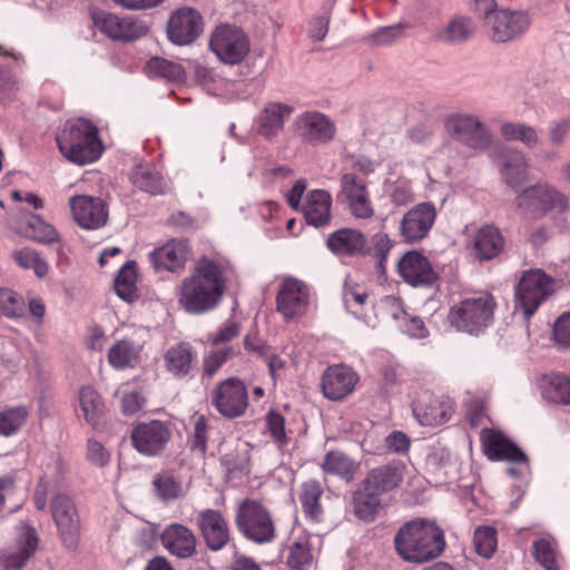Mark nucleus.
Wrapping results in <instances>:
<instances>
[{
  "label": "nucleus",
  "instance_id": "24",
  "mask_svg": "<svg viewBox=\"0 0 570 570\" xmlns=\"http://www.w3.org/2000/svg\"><path fill=\"white\" fill-rule=\"evenodd\" d=\"M38 535L33 527L22 523L18 527V537L14 546L7 549L3 553V563L6 569L19 570L38 547Z\"/></svg>",
  "mask_w": 570,
  "mask_h": 570
},
{
  "label": "nucleus",
  "instance_id": "11",
  "mask_svg": "<svg viewBox=\"0 0 570 570\" xmlns=\"http://www.w3.org/2000/svg\"><path fill=\"white\" fill-rule=\"evenodd\" d=\"M311 293L308 286L292 276L285 277L276 295V311L285 322L304 316L308 309Z\"/></svg>",
  "mask_w": 570,
  "mask_h": 570
},
{
  "label": "nucleus",
  "instance_id": "51",
  "mask_svg": "<svg viewBox=\"0 0 570 570\" xmlns=\"http://www.w3.org/2000/svg\"><path fill=\"white\" fill-rule=\"evenodd\" d=\"M13 261L24 269H33L38 277L47 276L48 263L32 248H22L12 253Z\"/></svg>",
  "mask_w": 570,
  "mask_h": 570
},
{
  "label": "nucleus",
  "instance_id": "5",
  "mask_svg": "<svg viewBox=\"0 0 570 570\" xmlns=\"http://www.w3.org/2000/svg\"><path fill=\"white\" fill-rule=\"evenodd\" d=\"M519 213L532 219H540L551 212L562 214L568 203L559 190L547 183H538L521 190L515 197Z\"/></svg>",
  "mask_w": 570,
  "mask_h": 570
},
{
  "label": "nucleus",
  "instance_id": "42",
  "mask_svg": "<svg viewBox=\"0 0 570 570\" xmlns=\"http://www.w3.org/2000/svg\"><path fill=\"white\" fill-rule=\"evenodd\" d=\"M151 484L156 497L166 503L178 500L185 494L181 479L168 471L156 473Z\"/></svg>",
  "mask_w": 570,
  "mask_h": 570
},
{
  "label": "nucleus",
  "instance_id": "29",
  "mask_svg": "<svg viewBox=\"0 0 570 570\" xmlns=\"http://www.w3.org/2000/svg\"><path fill=\"white\" fill-rule=\"evenodd\" d=\"M198 524L210 550H220L229 541L228 524L218 511L212 509L202 511L198 517Z\"/></svg>",
  "mask_w": 570,
  "mask_h": 570
},
{
  "label": "nucleus",
  "instance_id": "30",
  "mask_svg": "<svg viewBox=\"0 0 570 570\" xmlns=\"http://www.w3.org/2000/svg\"><path fill=\"white\" fill-rule=\"evenodd\" d=\"M299 210L308 225L327 226L332 218V196L324 189H313L307 193Z\"/></svg>",
  "mask_w": 570,
  "mask_h": 570
},
{
  "label": "nucleus",
  "instance_id": "47",
  "mask_svg": "<svg viewBox=\"0 0 570 570\" xmlns=\"http://www.w3.org/2000/svg\"><path fill=\"white\" fill-rule=\"evenodd\" d=\"M145 72L150 78H165L170 81L181 80L185 76L179 63L159 57H154L147 62Z\"/></svg>",
  "mask_w": 570,
  "mask_h": 570
},
{
  "label": "nucleus",
  "instance_id": "19",
  "mask_svg": "<svg viewBox=\"0 0 570 570\" xmlns=\"http://www.w3.org/2000/svg\"><path fill=\"white\" fill-rule=\"evenodd\" d=\"M295 127L299 138L313 146L325 145L336 134L335 122L320 111H304L296 117Z\"/></svg>",
  "mask_w": 570,
  "mask_h": 570
},
{
  "label": "nucleus",
  "instance_id": "23",
  "mask_svg": "<svg viewBox=\"0 0 570 570\" xmlns=\"http://www.w3.org/2000/svg\"><path fill=\"white\" fill-rule=\"evenodd\" d=\"M481 441L485 455L492 461L520 462L525 468V454L503 433L483 429Z\"/></svg>",
  "mask_w": 570,
  "mask_h": 570
},
{
  "label": "nucleus",
  "instance_id": "55",
  "mask_svg": "<svg viewBox=\"0 0 570 570\" xmlns=\"http://www.w3.org/2000/svg\"><path fill=\"white\" fill-rule=\"evenodd\" d=\"M24 301L8 288L0 289V312L8 317H18L23 314Z\"/></svg>",
  "mask_w": 570,
  "mask_h": 570
},
{
  "label": "nucleus",
  "instance_id": "53",
  "mask_svg": "<svg viewBox=\"0 0 570 570\" xmlns=\"http://www.w3.org/2000/svg\"><path fill=\"white\" fill-rule=\"evenodd\" d=\"M405 28L403 23L381 27L366 35L364 41L371 46H391L402 39Z\"/></svg>",
  "mask_w": 570,
  "mask_h": 570
},
{
  "label": "nucleus",
  "instance_id": "41",
  "mask_svg": "<svg viewBox=\"0 0 570 570\" xmlns=\"http://www.w3.org/2000/svg\"><path fill=\"white\" fill-rule=\"evenodd\" d=\"M541 393L544 400L556 404H570V376L563 373H551L541 381Z\"/></svg>",
  "mask_w": 570,
  "mask_h": 570
},
{
  "label": "nucleus",
  "instance_id": "39",
  "mask_svg": "<svg viewBox=\"0 0 570 570\" xmlns=\"http://www.w3.org/2000/svg\"><path fill=\"white\" fill-rule=\"evenodd\" d=\"M321 468L326 474L351 482L360 470V463L346 453L333 450L325 454Z\"/></svg>",
  "mask_w": 570,
  "mask_h": 570
},
{
  "label": "nucleus",
  "instance_id": "14",
  "mask_svg": "<svg viewBox=\"0 0 570 570\" xmlns=\"http://www.w3.org/2000/svg\"><path fill=\"white\" fill-rule=\"evenodd\" d=\"M530 26L529 14L524 11L497 10L485 20L489 38L495 42H508L522 35Z\"/></svg>",
  "mask_w": 570,
  "mask_h": 570
},
{
  "label": "nucleus",
  "instance_id": "9",
  "mask_svg": "<svg viewBox=\"0 0 570 570\" xmlns=\"http://www.w3.org/2000/svg\"><path fill=\"white\" fill-rule=\"evenodd\" d=\"M444 129L449 137L470 148L484 150L491 145L490 130L475 114L452 112L444 119Z\"/></svg>",
  "mask_w": 570,
  "mask_h": 570
},
{
  "label": "nucleus",
  "instance_id": "44",
  "mask_svg": "<svg viewBox=\"0 0 570 570\" xmlns=\"http://www.w3.org/2000/svg\"><path fill=\"white\" fill-rule=\"evenodd\" d=\"M322 494L323 488L320 482L309 480L303 483L298 499L305 515L313 521H320L322 518L323 510L320 504Z\"/></svg>",
  "mask_w": 570,
  "mask_h": 570
},
{
  "label": "nucleus",
  "instance_id": "27",
  "mask_svg": "<svg viewBox=\"0 0 570 570\" xmlns=\"http://www.w3.org/2000/svg\"><path fill=\"white\" fill-rule=\"evenodd\" d=\"M188 244L185 239H171L149 254V262L156 271L179 272L185 267Z\"/></svg>",
  "mask_w": 570,
  "mask_h": 570
},
{
  "label": "nucleus",
  "instance_id": "49",
  "mask_svg": "<svg viewBox=\"0 0 570 570\" xmlns=\"http://www.w3.org/2000/svg\"><path fill=\"white\" fill-rule=\"evenodd\" d=\"M136 263L127 262L118 272L115 279V291L124 301L131 302L136 297Z\"/></svg>",
  "mask_w": 570,
  "mask_h": 570
},
{
  "label": "nucleus",
  "instance_id": "59",
  "mask_svg": "<svg viewBox=\"0 0 570 570\" xmlns=\"http://www.w3.org/2000/svg\"><path fill=\"white\" fill-rule=\"evenodd\" d=\"M266 425L278 448L287 444L288 438L285 432V419L283 415L275 411L268 412L266 415Z\"/></svg>",
  "mask_w": 570,
  "mask_h": 570
},
{
  "label": "nucleus",
  "instance_id": "33",
  "mask_svg": "<svg viewBox=\"0 0 570 570\" xmlns=\"http://www.w3.org/2000/svg\"><path fill=\"white\" fill-rule=\"evenodd\" d=\"M160 540L169 553L178 558H189L196 551V537L185 525L173 523L161 533Z\"/></svg>",
  "mask_w": 570,
  "mask_h": 570
},
{
  "label": "nucleus",
  "instance_id": "21",
  "mask_svg": "<svg viewBox=\"0 0 570 570\" xmlns=\"http://www.w3.org/2000/svg\"><path fill=\"white\" fill-rule=\"evenodd\" d=\"M69 207L75 222L81 228L98 229L107 223V206L99 197L76 195L70 197Z\"/></svg>",
  "mask_w": 570,
  "mask_h": 570
},
{
  "label": "nucleus",
  "instance_id": "16",
  "mask_svg": "<svg viewBox=\"0 0 570 570\" xmlns=\"http://www.w3.org/2000/svg\"><path fill=\"white\" fill-rule=\"evenodd\" d=\"M204 31V19L198 10L183 7L174 11L168 20V39L178 46L193 43Z\"/></svg>",
  "mask_w": 570,
  "mask_h": 570
},
{
  "label": "nucleus",
  "instance_id": "31",
  "mask_svg": "<svg viewBox=\"0 0 570 570\" xmlns=\"http://www.w3.org/2000/svg\"><path fill=\"white\" fill-rule=\"evenodd\" d=\"M328 248L342 257L364 256L368 253L365 235L353 228H342L327 238Z\"/></svg>",
  "mask_w": 570,
  "mask_h": 570
},
{
  "label": "nucleus",
  "instance_id": "15",
  "mask_svg": "<svg viewBox=\"0 0 570 570\" xmlns=\"http://www.w3.org/2000/svg\"><path fill=\"white\" fill-rule=\"evenodd\" d=\"M51 514L62 543L75 549L80 534V520L72 500L65 494H57L51 500Z\"/></svg>",
  "mask_w": 570,
  "mask_h": 570
},
{
  "label": "nucleus",
  "instance_id": "64",
  "mask_svg": "<svg viewBox=\"0 0 570 570\" xmlns=\"http://www.w3.org/2000/svg\"><path fill=\"white\" fill-rule=\"evenodd\" d=\"M87 459L91 464L102 468L109 463L110 453L100 442L89 439L87 443Z\"/></svg>",
  "mask_w": 570,
  "mask_h": 570
},
{
  "label": "nucleus",
  "instance_id": "52",
  "mask_svg": "<svg viewBox=\"0 0 570 570\" xmlns=\"http://www.w3.org/2000/svg\"><path fill=\"white\" fill-rule=\"evenodd\" d=\"M533 556L546 570H560L554 542L548 539L535 540L533 542Z\"/></svg>",
  "mask_w": 570,
  "mask_h": 570
},
{
  "label": "nucleus",
  "instance_id": "35",
  "mask_svg": "<svg viewBox=\"0 0 570 570\" xmlns=\"http://www.w3.org/2000/svg\"><path fill=\"white\" fill-rule=\"evenodd\" d=\"M196 354L189 343H178L170 346L164 354L166 370L176 379L190 375L195 368Z\"/></svg>",
  "mask_w": 570,
  "mask_h": 570
},
{
  "label": "nucleus",
  "instance_id": "22",
  "mask_svg": "<svg viewBox=\"0 0 570 570\" xmlns=\"http://www.w3.org/2000/svg\"><path fill=\"white\" fill-rule=\"evenodd\" d=\"M357 382L358 374L352 367L333 365L322 375V392L331 401H341L354 391Z\"/></svg>",
  "mask_w": 570,
  "mask_h": 570
},
{
  "label": "nucleus",
  "instance_id": "25",
  "mask_svg": "<svg viewBox=\"0 0 570 570\" xmlns=\"http://www.w3.org/2000/svg\"><path fill=\"white\" fill-rule=\"evenodd\" d=\"M400 276L413 286L431 285L435 273L429 259L417 250H410L397 262Z\"/></svg>",
  "mask_w": 570,
  "mask_h": 570
},
{
  "label": "nucleus",
  "instance_id": "60",
  "mask_svg": "<svg viewBox=\"0 0 570 570\" xmlns=\"http://www.w3.org/2000/svg\"><path fill=\"white\" fill-rule=\"evenodd\" d=\"M391 203L396 207H403L414 202L413 188L407 181H399L391 186L389 191Z\"/></svg>",
  "mask_w": 570,
  "mask_h": 570
},
{
  "label": "nucleus",
  "instance_id": "28",
  "mask_svg": "<svg viewBox=\"0 0 570 570\" xmlns=\"http://www.w3.org/2000/svg\"><path fill=\"white\" fill-rule=\"evenodd\" d=\"M294 108L283 102H267L256 118L257 131L266 139L278 136Z\"/></svg>",
  "mask_w": 570,
  "mask_h": 570
},
{
  "label": "nucleus",
  "instance_id": "8",
  "mask_svg": "<svg viewBox=\"0 0 570 570\" xmlns=\"http://www.w3.org/2000/svg\"><path fill=\"white\" fill-rule=\"evenodd\" d=\"M209 48L225 65H238L250 51V40L245 31L234 24H219L210 35Z\"/></svg>",
  "mask_w": 570,
  "mask_h": 570
},
{
  "label": "nucleus",
  "instance_id": "4",
  "mask_svg": "<svg viewBox=\"0 0 570 570\" xmlns=\"http://www.w3.org/2000/svg\"><path fill=\"white\" fill-rule=\"evenodd\" d=\"M494 307V299L489 294L469 297L450 308L448 321L456 331L478 335L491 324Z\"/></svg>",
  "mask_w": 570,
  "mask_h": 570
},
{
  "label": "nucleus",
  "instance_id": "57",
  "mask_svg": "<svg viewBox=\"0 0 570 570\" xmlns=\"http://www.w3.org/2000/svg\"><path fill=\"white\" fill-rule=\"evenodd\" d=\"M233 355L232 347H224L209 352L204 357L203 371L204 375L213 377L217 371Z\"/></svg>",
  "mask_w": 570,
  "mask_h": 570
},
{
  "label": "nucleus",
  "instance_id": "61",
  "mask_svg": "<svg viewBox=\"0 0 570 570\" xmlns=\"http://www.w3.org/2000/svg\"><path fill=\"white\" fill-rule=\"evenodd\" d=\"M552 336L558 346L570 348V312L561 314L556 320Z\"/></svg>",
  "mask_w": 570,
  "mask_h": 570
},
{
  "label": "nucleus",
  "instance_id": "56",
  "mask_svg": "<svg viewBox=\"0 0 570 570\" xmlns=\"http://www.w3.org/2000/svg\"><path fill=\"white\" fill-rule=\"evenodd\" d=\"M428 462L439 476H443L445 479L450 478L455 469V461L451 453L445 449H440L433 452L429 456Z\"/></svg>",
  "mask_w": 570,
  "mask_h": 570
},
{
  "label": "nucleus",
  "instance_id": "36",
  "mask_svg": "<svg viewBox=\"0 0 570 570\" xmlns=\"http://www.w3.org/2000/svg\"><path fill=\"white\" fill-rule=\"evenodd\" d=\"M76 413L90 426L97 428L100 425L106 413V404L92 386L86 385L79 390Z\"/></svg>",
  "mask_w": 570,
  "mask_h": 570
},
{
  "label": "nucleus",
  "instance_id": "3",
  "mask_svg": "<svg viewBox=\"0 0 570 570\" xmlns=\"http://www.w3.org/2000/svg\"><path fill=\"white\" fill-rule=\"evenodd\" d=\"M56 141L61 155L80 166L98 160L104 151L97 126L82 117L67 120Z\"/></svg>",
  "mask_w": 570,
  "mask_h": 570
},
{
  "label": "nucleus",
  "instance_id": "37",
  "mask_svg": "<svg viewBox=\"0 0 570 570\" xmlns=\"http://www.w3.org/2000/svg\"><path fill=\"white\" fill-rule=\"evenodd\" d=\"M313 560L309 534L302 530L293 531L288 542L287 566L294 570H308Z\"/></svg>",
  "mask_w": 570,
  "mask_h": 570
},
{
  "label": "nucleus",
  "instance_id": "17",
  "mask_svg": "<svg viewBox=\"0 0 570 570\" xmlns=\"http://www.w3.org/2000/svg\"><path fill=\"white\" fill-rule=\"evenodd\" d=\"M436 219V209L432 203H420L402 217L399 233L403 242L414 244L424 239Z\"/></svg>",
  "mask_w": 570,
  "mask_h": 570
},
{
  "label": "nucleus",
  "instance_id": "63",
  "mask_svg": "<svg viewBox=\"0 0 570 570\" xmlns=\"http://www.w3.org/2000/svg\"><path fill=\"white\" fill-rule=\"evenodd\" d=\"M381 308L383 313H385L387 316L392 317L396 322L397 326L409 314L404 309L402 301L393 295L385 296L381 301Z\"/></svg>",
  "mask_w": 570,
  "mask_h": 570
},
{
  "label": "nucleus",
  "instance_id": "43",
  "mask_svg": "<svg viewBox=\"0 0 570 570\" xmlns=\"http://www.w3.org/2000/svg\"><path fill=\"white\" fill-rule=\"evenodd\" d=\"M472 19L463 16L451 18L438 32V39L446 43H461L474 33Z\"/></svg>",
  "mask_w": 570,
  "mask_h": 570
},
{
  "label": "nucleus",
  "instance_id": "6",
  "mask_svg": "<svg viewBox=\"0 0 570 570\" xmlns=\"http://www.w3.org/2000/svg\"><path fill=\"white\" fill-rule=\"evenodd\" d=\"M235 522L238 531L255 543H268L276 537V528L271 512L256 500L246 499L239 503Z\"/></svg>",
  "mask_w": 570,
  "mask_h": 570
},
{
  "label": "nucleus",
  "instance_id": "7",
  "mask_svg": "<svg viewBox=\"0 0 570 570\" xmlns=\"http://www.w3.org/2000/svg\"><path fill=\"white\" fill-rule=\"evenodd\" d=\"M554 279L541 269L525 271L515 286V312L529 320L553 293Z\"/></svg>",
  "mask_w": 570,
  "mask_h": 570
},
{
  "label": "nucleus",
  "instance_id": "34",
  "mask_svg": "<svg viewBox=\"0 0 570 570\" xmlns=\"http://www.w3.org/2000/svg\"><path fill=\"white\" fill-rule=\"evenodd\" d=\"M16 229L22 236L43 245L60 242V235L53 225L29 212L22 214Z\"/></svg>",
  "mask_w": 570,
  "mask_h": 570
},
{
  "label": "nucleus",
  "instance_id": "18",
  "mask_svg": "<svg viewBox=\"0 0 570 570\" xmlns=\"http://www.w3.org/2000/svg\"><path fill=\"white\" fill-rule=\"evenodd\" d=\"M95 27L114 40L132 41L148 32L147 24L131 17L120 18L109 12L92 13Z\"/></svg>",
  "mask_w": 570,
  "mask_h": 570
},
{
  "label": "nucleus",
  "instance_id": "10",
  "mask_svg": "<svg viewBox=\"0 0 570 570\" xmlns=\"http://www.w3.org/2000/svg\"><path fill=\"white\" fill-rule=\"evenodd\" d=\"M210 403L224 417H239L248 406L246 385L237 377L226 379L210 391Z\"/></svg>",
  "mask_w": 570,
  "mask_h": 570
},
{
  "label": "nucleus",
  "instance_id": "13",
  "mask_svg": "<svg viewBox=\"0 0 570 570\" xmlns=\"http://www.w3.org/2000/svg\"><path fill=\"white\" fill-rule=\"evenodd\" d=\"M454 412V402L446 395L423 392L412 403V413L423 426H439L446 423Z\"/></svg>",
  "mask_w": 570,
  "mask_h": 570
},
{
  "label": "nucleus",
  "instance_id": "38",
  "mask_svg": "<svg viewBox=\"0 0 570 570\" xmlns=\"http://www.w3.org/2000/svg\"><path fill=\"white\" fill-rule=\"evenodd\" d=\"M529 165L525 156L518 149L507 150L501 160L500 173L508 186L515 189L528 178Z\"/></svg>",
  "mask_w": 570,
  "mask_h": 570
},
{
  "label": "nucleus",
  "instance_id": "26",
  "mask_svg": "<svg viewBox=\"0 0 570 570\" xmlns=\"http://www.w3.org/2000/svg\"><path fill=\"white\" fill-rule=\"evenodd\" d=\"M502 232L492 224L478 228L471 240V252L475 259L483 262L498 257L504 249Z\"/></svg>",
  "mask_w": 570,
  "mask_h": 570
},
{
  "label": "nucleus",
  "instance_id": "58",
  "mask_svg": "<svg viewBox=\"0 0 570 570\" xmlns=\"http://www.w3.org/2000/svg\"><path fill=\"white\" fill-rule=\"evenodd\" d=\"M371 243L372 247L368 248L367 254L372 253L373 256L377 259L379 267L383 269L386 257L392 249L394 242L389 237L386 233L379 232L372 236Z\"/></svg>",
  "mask_w": 570,
  "mask_h": 570
},
{
  "label": "nucleus",
  "instance_id": "2",
  "mask_svg": "<svg viewBox=\"0 0 570 570\" xmlns=\"http://www.w3.org/2000/svg\"><path fill=\"white\" fill-rule=\"evenodd\" d=\"M400 557L409 562L423 563L444 550L443 531L434 521L416 519L403 524L394 538Z\"/></svg>",
  "mask_w": 570,
  "mask_h": 570
},
{
  "label": "nucleus",
  "instance_id": "45",
  "mask_svg": "<svg viewBox=\"0 0 570 570\" xmlns=\"http://www.w3.org/2000/svg\"><path fill=\"white\" fill-rule=\"evenodd\" d=\"M130 179L137 188L150 195L164 194L167 188L164 177L148 167L139 166L135 168Z\"/></svg>",
  "mask_w": 570,
  "mask_h": 570
},
{
  "label": "nucleus",
  "instance_id": "1",
  "mask_svg": "<svg viewBox=\"0 0 570 570\" xmlns=\"http://www.w3.org/2000/svg\"><path fill=\"white\" fill-rule=\"evenodd\" d=\"M229 272L223 258L202 256L178 286V303L189 314L214 309L222 301Z\"/></svg>",
  "mask_w": 570,
  "mask_h": 570
},
{
  "label": "nucleus",
  "instance_id": "50",
  "mask_svg": "<svg viewBox=\"0 0 570 570\" xmlns=\"http://www.w3.org/2000/svg\"><path fill=\"white\" fill-rule=\"evenodd\" d=\"M28 410L24 406H14L0 411V435L16 434L27 422Z\"/></svg>",
  "mask_w": 570,
  "mask_h": 570
},
{
  "label": "nucleus",
  "instance_id": "62",
  "mask_svg": "<svg viewBox=\"0 0 570 570\" xmlns=\"http://www.w3.org/2000/svg\"><path fill=\"white\" fill-rule=\"evenodd\" d=\"M207 420L204 415H199L194 422V432L190 440V448L194 451L205 453L207 449Z\"/></svg>",
  "mask_w": 570,
  "mask_h": 570
},
{
  "label": "nucleus",
  "instance_id": "54",
  "mask_svg": "<svg viewBox=\"0 0 570 570\" xmlns=\"http://www.w3.org/2000/svg\"><path fill=\"white\" fill-rule=\"evenodd\" d=\"M474 548L479 556L490 558L497 549V531L493 527H478L474 532Z\"/></svg>",
  "mask_w": 570,
  "mask_h": 570
},
{
  "label": "nucleus",
  "instance_id": "48",
  "mask_svg": "<svg viewBox=\"0 0 570 570\" xmlns=\"http://www.w3.org/2000/svg\"><path fill=\"white\" fill-rule=\"evenodd\" d=\"M379 497L377 493L365 489V484H363V489L355 492L353 497L355 515L361 520L372 521L381 503Z\"/></svg>",
  "mask_w": 570,
  "mask_h": 570
},
{
  "label": "nucleus",
  "instance_id": "32",
  "mask_svg": "<svg viewBox=\"0 0 570 570\" xmlns=\"http://www.w3.org/2000/svg\"><path fill=\"white\" fill-rule=\"evenodd\" d=\"M405 466L401 462H391L371 470L363 481L365 489L381 495L397 488L404 478Z\"/></svg>",
  "mask_w": 570,
  "mask_h": 570
},
{
  "label": "nucleus",
  "instance_id": "20",
  "mask_svg": "<svg viewBox=\"0 0 570 570\" xmlns=\"http://www.w3.org/2000/svg\"><path fill=\"white\" fill-rule=\"evenodd\" d=\"M169 439V428L166 423L157 420L139 423L131 431L134 448L147 456L159 454L165 449Z\"/></svg>",
  "mask_w": 570,
  "mask_h": 570
},
{
  "label": "nucleus",
  "instance_id": "12",
  "mask_svg": "<svg viewBox=\"0 0 570 570\" xmlns=\"http://www.w3.org/2000/svg\"><path fill=\"white\" fill-rule=\"evenodd\" d=\"M338 198L346 205L350 214L356 219H371L373 207L366 181L353 173L344 174L340 179Z\"/></svg>",
  "mask_w": 570,
  "mask_h": 570
},
{
  "label": "nucleus",
  "instance_id": "40",
  "mask_svg": "<svg viewBox=\"0 0 570 570\" xmlns=\"http://www.w3.org/2000/svg\"><path fill=\"white\" fill-rule=\"evenodd\" d=\"M141 346L130 338L117 340L108 351V363L116 370L134 367L138 362Z\"/></svg>",
  "mask_w": 570,
  "mask_h": 570
},
{
  "label": "nucleus",
  "instance_id": "46",
  "mask_svg": "<svg viewBox=\"0 0 570 570\" xmlns=\"http://www.w3.org/2000/svg\"><path fill=\"white\" fill-rule=\"evenodd\" d=\"M500 134L505 140L521 141L528 148H534L539 142L537 129L522 122H503Z\"/></svg>",
  "mask_w": 570,
  "mask_h": 570
}]
</instances>
